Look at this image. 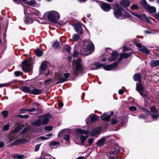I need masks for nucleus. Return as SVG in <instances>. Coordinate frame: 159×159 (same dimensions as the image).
Returning a JSON list of instances; mask_svg holds the SVG:
<instances>
[{
	"label": "nucleus",
	"mask_w": 159,
	"mask_h": 159,
	"mask_svg": "<svg viewBox=\"0 0 159 159\" xmlns=\"http://www.w3.org/2000/svg\"><path fill=\"white\" fill-rule=\"evenodd\" d=\"M94 49V44L91 41L85 40L83 42L80 52L82 55L86 56L91 54Z\"/></svg>",
	"instance_id": "f257e3e1"
},
{
	"label": "nucleus",
	"mask_w": 159,
	"mask_h": 159,
	"mask_svg": "<svg viewBox=\"0 0 159 159\" xmlns=\"http://www.w3.org/2000/svg\"><path fill=\"white\" fill-rule=\"evenodd\" d=\"M114 8L113 13L115 17L119 19H123L125 18V16H124L121 12L122 11L123 9L118 3H115L113 5Z\"/></svg>",
	"instance_id": "f03ea898"
},
{
	"label": "nucleus",
	"mask_w": 159,
	"mask_h": 159,
	"mask_svg": "<svg viewBox=\"0 0 159 159\" xmlns=\"http://www.w3.org/2000/svg\"><path fill=\"white\" fill-rule=\"evenodd\" d=\"M32 58L30 57V58L23 61L22 63V69L25 72L29 73L32 70Z\"/></svg>",
	"instance_id": "7ed1b4c3"
},
{
	"label": "nucleus",
	"mask_w": 159,
	"mask_h": 159,
	"mask_svg": "<svg viewBox=\"0 0 159 159\" xmlns=\"http://www.w3.org/2000/svg\"><path fill=\"white\" fill-rule=\"evenodd\" d=\"M46 14L49 20L54 23H56L60 18V15L56 11H51L47 12Z\"/></svg>",
	"instance_id": "20e7f679"
},
{
	"label": "nucleus",
	"mask_w": 159,
	"mask_h": 159,
	"mask_svg": "<svg viewBox=\"0 0 159 159\" xmlns=\"http://www.w3.org/2000/svg\"><path fill=\"white\" fill-rule=\"evenodd\" d=\"M102 129L101 127H98L93 129L91 132H90L89 130H82L81 129H78L77 132L78 133L82 134H90V136L94 137L98 135L102 131Z\"/></svg>",
	"instance_id": "39448f33"
},
{
	"label": "nucleus",
	"mask_w": 159,
	"mask_h": 159,
	"mask_svg": "<svg viewBox=\"0 0 159 159\" xmlns=\"http://www.w3.org/2000/svg\"><path fill=\"white\" fill-rule=\"evenodd\" d=\"M24 13L26 15H30L31 17L34 19L38 18L40 16L39 11L36 9H31L30 8H27L24 10Z\"/></svg>",
	"instance_id": "423d86ee"
},
{
	"label": "nucleus",
	"mask_w": 159,
	"mask_h": 159,
	"mask_svg": "<svg viewBox=\"0 0 159 159\" xmlns=\"http://www.w3.org/2000/svg\"><path fill=\"white\" fill-rule=\"evenodd\" d=\"M64 77L62 76L59 73H57L56 74L55 76V78L56 79H57V80H59L56 83V84L63 83L67 80V79L70 76V74L68 73H65L64 74Z\"/></svg>",
	"instance_id": "0eeeda50"
},
{
	"label": "nucleus",
	"mask_w": 159,
	"mask_h": 159,
	"mask_svg": "<svg viewBox=\"0 0 159 159\" xmlns=\"http://www.w3.org/2000/svg\"><path fill=\"white\" fill-rule=\"evenodd\" d=\"M141 4L144 8L147 10L149 12L153 13L155 12L156 9L154 7L151 6L148 4L146 0H141Z\"/></svg>",
	"instance_id": "6e6552de"
},
{
	"label": "nucleus",
	"mask_w": 159,
	"mask_h": 159,
	"mask_svg": "<svg viewBox=\"0 0 159 159\" xmlns=\"http://www.w3.org/2000/svg\"><path fill=\"white\" fill-rule=\"evenodd\" d=\"M70 132V130L67 129H62L58 133V136H61L62 135L65 140L67 141L70 140L69 134Z\"/></svg>",
	"instance_id": "1a4fd4ad"
},
{
	"label": "nucleus",
	"mask_w": 159,
	"mask_h": 159,
	"mask_svg": "<svg viewBox=\"0 0 159 159\" xmlns=\"http://www.w3.org/2000/svg\"><path fill=\"white\" fill-rule=\"evenodd\" d=\"M82 63L81 60L79 58L76 61L75 72L81 73L84 70V68Z\"/></svg>",
	"instance_id": "9d476101"
},
{
	"label": "nucleus",
	"mask_w": 159,
	"mask_h": 159,
	"mask_svg": "<svg viewBox=\"0 0 159 159\" xmlns=\"http://www.w3.org/2000/svg\"><path fill=\"white\" fill-rule=\"evenodd\" d=\"M135 44L138 50L141 52L146 54H149L150 53L149 50L144 46H142L139 43H135Z\"/></svg>",
	"instance_id": "9b49d317"
},
{
	"label": "nucleus",
	"mask_w": 159,
	"mask_h": 159,
	"mask_svg": "<svg viewBox=\"0 0 159 159\" xmlns=\"http://www.w3.org/2000/svg\"><path fill=\"white\" fill-rule=\"evenodd\" d=\"M118 64V62H115L109 65H104L103 63L102 67L105 70H113Z\"/></svg>",
	"instance_id": "f8f14e48"
},
{
	"label": "nucleus",
	"mask_w": 159,
	"mask_h": 159,
	"mask_svg": "<svg viewBox=\"0 0 159 159\" xmlns=\"http://www.w3.org/2000/svg\"><path fill=\"white\" fill-rule=\"evenodd\" d=\"M51 117V116L50 114H46L42 116L40 119L42 120V125H44L47 124Z\"/></svg>",
	"instance_id": "ddd939ff"
},
{
	"label": "nucleus",
	"mask_w": 159,
	"mask_h": 159,
	"mask_svg": "<svg viewBox=\"0 0 159 159\" xmlns=\"http://www.w3.org/2000/svg\"><path fill=\"white\" fill-rule=\"evenodd\" d=\"M78 129H77L76 131V134H77V138H80L81 140V143L82 145H83L84 142L85 141L86 139L88 137L89 135H86L85 136L81 134L82 133H78L77 132V130Z\"/></svg>",
	"instance_id": "4468645a"
},
{
	"label": "nucleus",
	"mask_w": 159,
	"mask_h": 159,
	"mask_svg": "<svg viewBox=\"0 0 159 159\" xmlns=\"http://www.w3.org/2000/svg\"><path fill=\"white\" fill-rule=\"evenodd\" d=\"M98 116L96 115L91 114L86 118V122L87 123H88L90 120L92 122L98 120Z\"/></svg>",
	"instance_id": "2eb2a0df"
},
{
	"label": "nucleus",
	"mask_w": 159,
	"mask_h": 159,
	"mask_svg": "<svg viewBox=\"0 0 159 159\" xmlns=\"http://www.w3.org/2000/svg\"><path fill=\"white\" fill-rule=\"evenodd\" d=\"M139 92L141 96L145 98V101L146 102L145 105L146 106H148V103H149L148 100L150 99L149 96H147L146 94V93L144 92L143 90L142 91H140V92Z\"/></svg>",
	"instance_id": "dca6fc26"
},
{
	"label": "nucleus",
	"mask_w": 159,
	"mask_h": 159,
	"mask_svg": "<svg viewBox=\"0 0 159 159\" xmlns=\"http://www.w3.org/2000/svg\"><path fill=\"white\" fill-rule=\"evenodd\" d=\"M48 62L46 61H43L41 63L40 66V74H43V72H44L47 68Z\"/></svg>",
	"instance_id": "f3484780"
},
{
	"label": "nucleus",
	"mask_w": 159,
	"mask_h": 159,
	"mask_svg": "<svg viewBox=\"0 0 159 159\" xmlns=\"http://www.w3.org/2000/svg\"><path fill=\"white\" fill-rule=\"evenodd\" d=\"M100 7L102 9L105 11H108L111 9V7L109 4L105 3H102L100 5Z\"/></svg>",
	"instance_id": "a211bd4d"
},
{
	"label": "nucleus",
	"mask_w": 159,
	"mask_h": 159,
	"mask_svg": "<svg viewBox=\"0 0 159 159\" xmlns=\"http://www.w3.org/2000/svg\"><path fill=\"white\" fill-rule=\"evenodd\" d=\"M103 63H100L98 62H95L91 65V69L93 70H96L102 67Z\"/></svg>",
	"instance_id": "6ab92c4d"
},
{
	"label": "nucleus",
	"mask_w": 159,
	"mask_h": 159,
	"mask_svg": "<svg viewBox=\"0 0 159 159\" xmlns=\"http://www.w3.org/2000/svg\"><path fill=\"white\" fill-rule=\"evenodd\" d=\"M108 137L107 136H105L98 141L97 144L98 147L102 146L105 143L106 139H108Z\"/></svg>",
	"instance_id": "aec40b11"
},
{
	"label": "nucleus",
	"mask_w": 159,
	"mask_h": 159,
	"mask_svg": "<svg viewBox=\"0 0 159 159\" xmlns=\"http://www.w3.org/2000/svg\"><path fill=\"white\" fill-rule=\"evenodd\" d=\"M142 110L143 111L146 113V114L144 115L143 114L141 115H140L139 116V117L140 119H145L147 116L148 115H149L151 113L149 111L147 110L145 108H143Z\"/></svg>",
	"instance_id": "412c9836"
},
{
	"label": "nucleus",
	"mask_w": 159,
	"mask_h": 159,
	"mask_svg": "<svg viewBox=\"0 0 159 159\" xmlns=\"http://www.w3.org/2000/svg\"><path fill=\"white\" fill-rule=\"evenodd\" d=\"M75 29L76 32L78 33L81 34L83 32V30L80 23L76 24L75 26Z\"/></svg>",
	"instance_id": "4be33fe9"
},
{
	"label": "nucleus",
	"mask_w": 159,
	"mask_h": 159,
	"mask_svg": "<svg viewBox=\"0 0 159 159\" xmlns=\"http://www.w3.org/2000/svg\"><path fill=\"white\" fill-rule=\"evenodd\" d=\"M120 4L124 7H126L130 5V2L129 0H121L120 2Z\"/></svg>",
	"instance_id": "5701e85b"
},
{
	"label": "nucleus",
	"mask_w": 159,
	"mask_h": 159,
	"mask_svg": "<svg viewBox=\"0 0 159 159\" xmlns=\"http://www.w3.org/2000/svg\"><path fill=\"white\" fill-rule=\"evenodd\" d=\"M37 18H34L32 17H26L24 20V22L26 24H30L32 23L33 21L34 20H36Z\"/></svg>",
	"instance_id": "b1692460"
},
{
	"label": "nucleus",
	"mask_w": 159,
	"mask_h": 159,
	"mask_svg": "<svg viewBox=\"0 0 159 159\" xmlns=\"http://www.w3.org/2000/svg\"><path fill=\"white\" fill-rule=\"evenodd\" d=\"M118 56L117 52H114L111 53V56L110 57L107 58V60L110 61H112L116 59Z\"/></svg>",
	"instance_id": "393cba45"
},
{
	"label": "nucleus",
	"mask_w": 159,
	"mask_h": 159,
	"mask_svg": "<svg viewBox=\"0 0 159 159\" xmlns=\"http://www.w3.org/2000/svg\"><path fill=\"white\" fill-rule=\"evenodd\" d=\"M32 87H29L28 86H24L22 87L21 88L22 90L25 93H31Z\"/></svg>",
	"instance_id": "a878e982"
},
{
	"label": "nucleus",
	"mask_w": 159,
	"mask_h": 159,
	"mask_svg": "<svg viewBox=\"0 0 159 159\" xmlns=\"http://www.w3.org/2000/svg\"><path fill=\"white\" fill-rule=\"evenodd\" d=\"M31 125L33 126H40L41 125H42V120L40 119H39L36 121L32 122Z\"/></svg>",
	"instance_id": "bb28decb"
},
{
	"label": "nucleus",
	"mask_w": 159,
	"mask_h": 159,
	"mask_svg": "<svg viewBox=\"0 0 159 159\" xmlns=\"http://www.w3.org/2000/svg\"><path fill=\"white\" fill-rule=\"evenodd\" d=\"M101 119L105 121H109L110 119V116L106 113H104L101 116Z\"/></svg>",
	"instance_id": "cd10ccee"
},
{
	"label": "nucleus",
	"mask_w": 159,
	"mask_h": 159,
	"mask_svg": "<svg viewBox=\"0 0 159 159\" xmlns=\"http://www.w3.org/2000/svg\"><path fill=\"white\" fill-rule=\"evenodd\" d=\"M41 93V91L35 88L32 89L30 94L36 95H39Z\"/></svg>",
	"instance_id": "c85d7f7f"
},
{
	"label": "nucleus",
	"mask_w": 159,
	"mask_h": 159,
	"mask_svg": "<svg viewBox=\"0 0 159 159\" xmlns=\"http://www.w3.org/2000/svg\"><path fill=\"white\" fill-rule=\"evenodd\" d=\"M25 126L24 124H21L18 126L17 127L15 128L13 130H12V132L13 133H16L19 131L21 130L23 127Z\"/></svg>",
	"instance_id": "c756f323"
},
{
	"label": "nucleus",
	"mask_w": 159,
	"mask_h": 159,
	"mask_svg": "<svg viewBox=\"0 0 159 159\" xmlns=\"http://www.w3.org/2000/svg\"><path fill=\"white\" fill-rule=\"evenodd\" d=\"M26 141V139L25 138H23L21 139H19L16 140L12 144L13 145H18L19 143H23Z\"/></svg>",
	"instance_id": "7c9ffc66"
},
{
	"label": "nucleus",
	"mask_w": 159,
	"mask_h": 159,
	"mask_svg": "<svg viewBox=\"0 0 159 159\" xmlns=\"http://www.w3.org/2000/svg\"><path fill=\"white\" fill-rule=\"evenodd\" d=\"M150 65L152 67L159 66V60L151 61Z\"/></svg>",
	"instance_id": "2f4dec72"
},
{
	"label": "nucleus",
	"mask_w": 159,
	"mask_h": 159,
	"mask_svg": "<svg viewBox=\"0 0 159 159\" xmlns=\"http://www.w3.org/2000/svg\"><path fill=\"white\" fill-rule=\"evenodd\" d=\"M138 18L143 21H148V18L145 14H143L142 15H139Z\"/></svg>",
	"instance_id": "473e14b6"
},
{
	"label": "nucleus",
	"mask_w": 159,
	"mask_h": 159,
	"mask_svg": "<svg viewBox=\"0 0 159 159\" xmlns=\"http://www.w3.org/2000/svg\"><path fill=\"white\" fill-rule=\"evenodd\" d=\"M26 4L33 7H35L37 5L36 2L34 0L27 2H26Z\"/></svg>",
	"instance_id": "72a5a7b5"
},
{
	"label": "nucleus",
	"mask_w": 159,
	"mask_h": 159,
	"mask_svg": "<svg viewBox=\"0 0 159 159\" xmlns=\"http://www.w3.org/2000/svg\"><path fill=\"white\" fill-rule=\"evenodd\" d=\"M80 38V36L77 34H75L73 35L72 36V38L70 39V40L71 41H77Z\"/></svg>",
	"instance_id": "f704fd0d"
},
{
	"label": "nucleus",
	"mask_w": 159,
	"mask_h": 159,
	"mask_svg": "<svg viewBox=\"0 0 159 159\" xmlns=\"http://www.w3.org/2000/svg\"><path fill=\"white\" fill-rule=\"evenodd\" d=\"M13 157L15 159H23L25 158V156L22 154H14Z\"/></svg>",
	"instance_id": "c9c22d12"
},
{
	"label": "nucleus",
	"mask_w": 159,
	"mask_h": 159,
	"mask_svg": "<svg viewBox=\"0 0 159 159\" xmlns=\"http://www.w3.org/2000/svg\"><path fill=\"white\" fill-rule=\"evenodd\" d=\"M36 55L39 57L41 56L43 54V51L39 49H37L35 51Z\"/></svg>",
	"instance_id": "e433bc0d"
},
{
	"label": "nucleus",
	"mask_w": 159,
	"mask_h": 159,
	"mask_svg": "<svg viewBox=\"0 0 159 159\" xmlns=\"http://www.w3.org/2000/svg\"><path fill=\"white\" fill-rule=\"evenodd\" d=\"M136 89L138 92H140V91H142L143 90L142 85L139 83L137 84Z\"/></svg>",
	"instance_id": "4c0bfd02"
},
{
	"label": "nucleus",
	"mask_w": 159,
	"mask_h": 159,
	"mask_svg": "<svg viewBox=\"0 0 159 159\" xmlns=\"http://www.w3.org/2000/svg\"><path fill=\"white\" fill-rule=\"evenodd\" d=\"M141 75L139 74H135L133 76L134 79L135 81L139 80L141 78Z\"/></svg>",
	"instance_id": "58836bf2"
},
{
	"label": "nucleus",
	"mask_w": 159,
	"mask_h": 159,
	"mask_svg": "<svg viewBox=\"0 0 159 159\" xmlns=\"http://www.w3.org/2000/svg\"><path fill=\"white\" fill-rule=\"evenodd\" d=\"M124 58H127L129 57L132 54V53H124L120 54Z\"/></svg>",
	"instance_id": "ea45409f"
},
{
	"label": "nucleus",
	"mask_w": 159,
	"mask_h": 159,
	"mask_svg": "<svg viewBox=\"0 0 159 159\" xmlns=\"http://www.w3.org/2000/svg\"><path fill=\"white\" fill-rule=\"evenodd\" d=\"M52 45L54 48H57L59 46V43L58 41L54 42L52 43Z\"/></svg>",
	"instance_id": "a19ab883"
},
{
	"label": "nucleus",
	"mask_w": 159,
	"mask_h": 159,
	"mask_svg": "<svg viewBox=\"0 0 159 159\" xmlns=\"http://www.w3.org/2000/svg\"><path fill=\"white\" fill-rule=\"evenodd\" d=\"M36 110L35 108H33L29 110H26V109H22L21 110V112L22 113H25V112L27 111H30V112H33L35 111Z\"/></svg>",
	"instance_id": "79ce46f5"
},
{
	"label": "nucleus",
	"mask_w": 159,
	"mask_h": 159,
	"mask_svg": "<svg viewBox=\"0 0 159 159\" xmlns=\"http://www.w3.org/2000/svg\"><path fill=\"white\" fill-rule=\"evenodd\" d=\"M29 128L28 127H26L21 130L19 133L20 134H23L26 133L29 130Z\"/></svg>",
	"instance_id": "37998d69"
},
{
	"label": "nucleus",
	"mask_w": 159,
	"mask_h": 159,
	"mask_svg": "<svg viewBox=\"0 0 159 159\" xmlns=\"http://www.w3.org/2000/svg\"><path fill=\"white\" fill-rule=\"evenodd\" d=\"M59 144V143L57 141H53L49 144L50 146H56Z\"/></svg>",
	"instance_id": "c03bdc74"
},
{
	"label": "nucleus",
	"mask_w": 159,
	"mask_h": 159,
	"mask_svg": "<svg viewBox=\"0 0 159 159\" xmlns=\"http://www.w3.org/2000/svg\"><path fill=\"white\" fill-rule=\"evenodd\" d=\"M152 117V119L154 120H156L157 117L159 116V112L157 113V114H151Z\"/></svg>",
	"instance_id": "a18cd8bd"
},
{
	"label": "nucleus",
	"mask_w": 159,
	"mask_h": 159,
	"mask_svg": "<svg viewBox=\"0 0 159 159\" xmlns=\"http://www.w3.org/2000/svg\"><path fill=\"white\" fill-rule=\"evenodd\" d=\"M49 139V137H47L43 136H42L39 137L38 138V140H40V141L45 140H47V139Z\"/></svg>",
	"instance_id": "49530a36"
},
{
	"label": "nucleus",
	"mask_w": 159,
	"mask_h": 159,
	"mask_svg": "<svg viewBox=\"0 0 159 159\" xmlns=\"http://www.w3.org/2000/svg\"><path fill=\"white\" fill-rule=\"evenodd\" d=\"M2 114L4 117H6L8 116V112L7 111H4L2 112Z\"/></svg>",
	"instance_id": "de8ad7c7"
},
{
	"label": "nucleus",
	"mask_w": 159,
	"mask_h": 159,
	"mask_svg": "<svg viewBox=\"0 0 159 159\" xmlns=\"http://www.w3.org/2000/svg\"><path fill=\"white\" fill-rule=\"evenodd\" d=\"M117 122L118 121L117 119L115 118L112 119L111 120V124L112 125L116 124Z\"/></svg>",
	"instance_id": "09e8293b"
},
{
	"label": "nucleus",
	"mask_w": 159,
	"mask_h": 159,
	"mask_svg": "<svg viewBox=\"0 0 159 159\" xmlns=\"http://www.w3.org/2000/svg\"><path fill=\"white\" fill-rule=\"evenodd\" d=\"M64 49L66 51L69 52L70 51L71 48L69 45H66L64 47Z\"/></svg>",
	"instance_id": "8fccbe9b"
},
{
	"label": "nucleus",
	"mask_w": 159,
	"mask_h": 159,
	"mask_svg": "<svg viewBox=\"0 0 159 159\" xmlns=\"http://www.w3.org/2000/svg\"><path fill=\"white\" fill-rule=\"evenodd\" d=\"M45 129L47 131H50L52 130L53 127L51 126H48L45 127Z\"/></svg>",
	"instance_id": "3c124183"
},
{
	"label": "nucleus",
	"mask_w": 159,
	"mask_h": 159,
	"mask_svg": "<svg viewBox=\"0 0 159 159\" xmlns=\"http://www.w3.org/2000/svg\"><path fill=\"white\" fill-rule=\"evenodd\" d=\"M10 125L8 124H6L3 126V129L4 130H6L9 129Z\"/></svg>",
	"instance_id": "603ef678"
},
{
	"label": "nucleus",
	"mask_w": 159,
	"mask_h": 159,
	"mask_svg": "<svg viewBox=\"0 0 159 159\" xmlns=\"http://www.w3.org/2000/svg\"><path fill=\"white\" fill-rule=\"evenodd\" d=\"M12 82H11L9 83L5 84H0V88L3 87L4 86H8L9 84L11 83Z\"/></svg>",
	"instance_id": "864d4df0"
},
{
	"label": "nucleus",
	"mask_w": 159,
	"mask_h": 159,
	"mask_svg": "<svg viewBox=\"0 0 159 159\" xmlns=\"http://www.w3.org/2000/svg\"><path fill=\"white\" fill-rule=\"evenodd\" d=\"M138 8V6L136 4H133L131 6V8L132 10L137 9Z\"/></svg>",
	"instance_id": "5fc2aeb1"
},
{
	"label": "nucleus",
	"mask_w": 159,
	"mask_h": 159,
	"mask_svg": "<svg viewBox=\"0 0 159 159\" xmlns=\"http://www.w3.org/2000/svg\"><path fill=\"white\" fill-rule=\"evenodd\" d=\"M21 74V72L20 71H16L14 72V74L16 76H20Z\"/></svg>",
	"instance_id": "6e6d98bb"
},
{
	"label": "nucleus",
	"mask_w": 159,
	"mask_h": 159,
	"mask_svg": "<svg viewBox=\"0 0 159 159\" xmlns=\"http://www.w3.org/2000/svg\"><path fill=\"white\" fill-rule=\"evenodd\" d=\"M129 110L131 111H134L137 109V108L134 106H131L129 107Z\"/></svg>",
	"instance_id": "4d7b16f0"
},
{
	"label": "nucleus",
	"mask_w": 159,
	"mask_h": 159,
	"mask_svg": "<svg viewBox=\"0 0 159 159\" xmlns=\"http://www.w3.org/2000/svg\"><path fill=\"white\" fill-rule=\"evenodd\" d=\"M20 116V117L22 118H27L29 117L30 116L28 115H19L17 116Z\"/></svg>",
	"instance_id": "13d9d810"
},
{
	"label": "nucleus",
	"mask_w": 159,
	"mask_h": 159,
	"mask_svg": "<svg viewBox=\"0 0 159 159\" xmlns=\"http://www.w3.org/2000/svg\"><path fill=\"white\" fill-rule=\"evenodd\" d=\"M79 54V53L78 52H77L76 51H74V52L73 54V57H76L78 56Z\"/></svg>",
	"instance_id": "bf43d9fd"
},
{
	"label": "nucleus",
	"mask_w": 159,
	"mask_h": 159,
	"mask_svg": "<svg viewBox=\"0 0 159 159\" xmlns=\"http://www.w3.org/2000/svg\"><path fill=\"white\" fill-rule=\"evenodd\" d=\"M41 145V144H39L36 146L35 148V149H34L35 151L37 152L39 150Z\"/></svg>",
	"instance_id": "052dcab7"
},
{
	"label": "nucleus",
	"mask_w": 159,
	"mask_h": 159,
	"mask_svg": "<svg viewBox=\"0 0 159 159\" xmlns=\"http://www.w3.org/2000/svg\"><path fill=\"white\" fill-rule=\"evenodd\" d=\"M151 111L152 112H153L154 113H157V111L156 110V108H155V107H152L151 108Z\"/></svg>",
	"instance_id": "680f3d73"
},
{
	"label": "nucleus",
	"mask_w": 159,
	"mask_h": 159,
	"mask_svg": "<svg viewBox=\"0 0 159 159\" xmlns=\"http://www.w3.org/2000/svg\"><path fill=\"white\" fill-rule=\"evenodd\" d=\"M94 141V139L93 138H90L89 139L88 142L89 143L90 145H92Z\"/></svg>",
	"instance_id": "e2e57ef3"
},
{
	"label": "nucleus",
	"mask_w": 159,
	"mask_h": 159,
	"mask_svg": "<svg viewBox=\"0 0 159 159\" xmlns=\"http://www.w3.org/2000/svg\"><path fill=\"white\" fill-rule=\"evenodd\" d=\"M153 16L159 20V12L157 14L154 15Z\"/></svg>",
	"instance_id": "0e129e2a"
},
{
	"label": "nucleus",
	"mask_w": 159,
	"mask_h": 159,
	"mask_svg": "<svg viewBox=\"0 0 159 159\" xmlns=\"http://www.w3.org/2000/svg\"><path fill=\"white\" fill-rule=\"evenodd\" d=\"M52 80V79H48L44 81V84H46L48 83Z\"/></svg>",
	"instance_id": "69168bd1"
},
{
	"label": "nucleus",
	"mask_w": 159,
	"mask_h": 159,
	"mask_svg": "<svg viewBox=\"0 0 159 159\" xmlns=\"http://www.w3.org/2000/svg\"><path fill=\"white\" fill-rule=\"evenodd\" d=\"M50 73L51 71L50 70H48L47 73L44 74V75L45 76H48L50 75Z\"/></svg>",
	"instance_id": "338daca9"
},
{
	"label": "nucleus",
	"mask_w": 159,
	"mask_h": 159,
	"mask_svg": "<svg viewBox=\"0 0 159 159\" xmlns=\"http://www.w3.org/2000/svg\"><path fill=\"white\" fill-rule=\"evenodd\" d=\"M124 91L121 89H120L118 91V93L120 94H121L124 93Z\"/></svg>",
	"instance_id": "774afa93"
}]
</instances>
